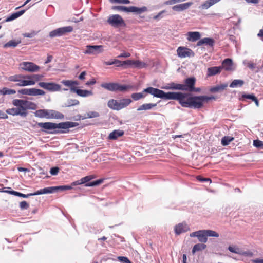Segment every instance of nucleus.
<instances>
[{
	"instance_id": "1",
	"label": "nucleus",
	"mask_w": 263,
	"mask_h": 263,
	"mask_svg": "<svg viewBox=\"0 0 263 263\" xmlns=\"http://www.w3.org/2000/svg\"><path fill=\"white\" fill-rule=\"evenodd\" d=\"M144 92H147L155 97L178 100L182 107L190 108L191 94L180 92H165L160 89L149 87L144 89Z\"/></svg>"
},
{
	"instance_id": "2",
	"label": "nucleus",
	"mask_w": 263,
	"mask_h": 263,
	"mask_svg": "<svg viewBox=\"0 0 263 263\" xmlns=\"http://www.w3.org/2000/svg\"><path fill=\"white\" fill-rule=\"evenodd\" d=\"M79 124L77 122L66 121L55 123L52 122H40L37 123L39 127L44 128L43 132L52 134H64L69 132V129L76 127Z\"/></svg>"
},
{
	"instance_id": "3",
	"label": "nucleus",
	"mask_w": 263,
	"mask_h": 263,
	"mask_svg": "<svg viewBox=\"0 0 263 263\" xmlns=\"http://www.w3.org/2000/svg\"><path fill=\"white\" fill-rule=\"evenodd\" d=\"M12 104L17 107L21 112L24 114V117L27 115L26 111L28 109L35 110L36 108V104L31 101L23 99H14L12 101Z\"/></svg>"
},
{
	"instance_id": "4",
	"label": "nucleus",
	"mask_w": 263,
	"mask_h": 263,
	"mask_svg": "<svg viewBox=\"0 0 263 263\" xmlns=\"http://www.w3.org/2000/svg\"><path fill=\"white\" fill-rule=\"evenodd\" d=\"M214 96L208 97L206 96H194L191 95L190 108L199 109L203 107L204 103L209 100L215 99Z\"/></svg>"
},
{
	"instance_id": "5",
	"label": "nucleus",
	"mask_w": 263,
	"mask_h": 263,
	"mask_svg": "<svg viewBox=\"0 0 263 263\" xmlns=\"http://www.w3.org/2000/svg\"><path fill=\"white\" fill-rule=\"evenodd\" d=\"M8 80L11 82H17L16 86L24 87L31 86L34 82L28 81L27 79V75L22 74H15L8 77Z\"/></svg>"
},
{
	"instance_id": "6",
	"label": "nucleus",
	"mask_w": 263,
	"mask_h": 263,
	"mask_svg": "<svg viewBox=\"0 0 263 263\" xmlns=\"http://www.w3.org/2000/svg\"><path fill=\"white\" fill-rule=\"evenodd\" d=\"M104 88L110 91H125L130 89L133 86L130 85H122L117 83H104L101 85Z\"/></svg>"
},
{
	"instance_id": "7",
	"label": "nucleus",
	"mask_w": 263,
	"mask_h": 263,
	"mask_svg": "<svg viewBox=\"0 0 263 263\" xmlns=\"http://www.w3.org/2000/svg\"><path fill=\"white\" fill-rule=\"evenodd\" d=\"M112 9L124 12H134L137 14H141L146 11L147 10V8L145 6L138 8L135 6H130L129 7H127L123 6H115L112 7Z\"/></svg>"
},
{
	"instance_id": "8",
	"label": "nucleus",
	"mask_w": 263,
	"mask_h": 263,
	"mask_svg": "<svg viewBox=\"0 0 263 263\" xmlns=\"http://www.w3.org/2000/svg\"><path fill=\"white\" fill-rule=\"evenodd\" d=\"M219 234L216 231L211 230H199L198 236V240L202 243H206L208 241V237H218Z\"/></svg>"
},
{
	"instance_id": "9",
	"label": "nucleus",
	"mask_w": 263,
	"mask_h": 263,
	"mask_svg": "<svg viewBox=\"0 0 263 263\" xmlns=\"http://www.w3.org/2000/svg\"><path fill=\"white\" fill-rule=\"evenodd\" d=\"M18 68L21 70L25 71L28 72H34L38 71L40 67L31 62H22L18 65Z\"/></svg>"
},
{
	"instance_id": "10",
	"label": "nucleus",
	"mask_w": 263,
	"mask_h": 263,
	"mask_svg": "<svg viewBox=\"0 0 263 263\" xmlns=\"http://www.w3.org/2000/svg\"><path fill=\"white\" fill-rule=\"evenodd\" d=\"M107 23L111 26L116 28L125 26L124 21L118 14L109 15L107 19Z\"/></svg>"
},
{
	"instance_id": "11",
	"label": "nucleus",
	"mask_w": 263,
	"mask_h": 263,
	"mask_svg": "<svg viewBox=\"0 0 263 263\" xmlns=\"http://www.w3.org/2000/svg\"><path fill=\"white\" fill-rule=\"evenodd\" d=\"M73 31V27L71 26H66L57 28L49 33L50 37L56 36H61L68 32H71Z\"/></svg>"
},
{
	"instance_id": "12",
	"label": "nucleus",
	"mask_w": 263,
	"mask_h": 263,
	"mask_svg": "<svg viewBox=\"0 0 263 263\" xmlns=\"http://www.w3.org/2000/svg\"><path fill=\"white\" fill-rule=\"evenodd\" d=\"M177 55L180 58L193 57L195 53L190 48L180 46L177 49Z\"/></svg>"
},
{
	"instance_id": "13",
	"label": "nucleus",
	"mask_w": 263,
	"mask_h": 263,
	"mask_svg": "<svg viewBox=\"0 0 263 263\" xmlns=\"http://www.w3.org/2000/svg\"><path fill=\"white\" fill-rule=\"evenodd\" d=\"M103 52L101 45H87L83 53L85 54H97Z\"/></svg>"
},
{
	"instance_id": "14",
	"label": "nucleus",
	"mask_w": 263,
	"mask_h": 263,
	"mask_svg": "<svg viewBox=\"0 0 263 263\" xmlns=\"http://www.w3.org/2000/svg\"><path fill=\"white\" fill-rule=\"evenodd\" d=\"M72 189L69 185H62L58 186H51L43 189L44 194H51L58 191L69 190Z\"/></svg>"
},
{
	"instance_id": "15",
	"label": "nucleus",
	"mask_w": 263,
	"mask_h": 263,
	"mask_svg": "<svg viewBox=\"0 0 263 263\" xmlns=\"http://www.w3.org/2000/svg\"><path fill=\"white\" fill-rule=\"evenodd\" d=\"M38 85L51 91H59L61 89V86L59 84L54 83L40 82Z\"/></svg>"
},
{
	"instance_id": "16",
	"label": "nucleus",
	"mask_w": 263,
	"mask_h": 263,
	"mask_svg": "<svg viewBox=\"0 0 263 263\" xmlns=\"http://www.w3.org/2000/svg\"><path fill=\"white\" fill-rule=\"evenodd\" d=\"M195 81L194 78H189L185 79V84H181L182 86H184V89H182V90L192 91L194 90Z\"/></svg>"
},
{
	"instance_id": "17",
	"label": "nucleus",
	"mask_w": 263,
	"mask_h": 263,
	"mask_svg": "<svg viewBox=\"0 0 263 263\" xmlns=\"http://www.w3.org/2000/svg\"><path fill=\"white\" fill-rule=\"evenodd\" d=\"M71 92H76L78 96L82 97H87L93 95L92 91L78 89L77 88H72Z\"/></svg>"
},
{
	"instance_id": "18",
	"label": "nucleus",
	"mask_w": 263,
	"mask_h": 263,
	"mask_svg": "<svg viewBox=\"0 0 263 263\" xmlns=\"http://www.w3.org/2000/svg\"><path fill=\"white\" fill-rule=\"evenodd\" d=\"M192 5V2L182 3L173 6L172 9L175 11L180 12L189 9V8Z\"/></svg>"
},
{
	"instance_id": "19",
	"label": "nucleus",
	"mask_w": 263,
	"mask_h": 263,
	"mask_svg": "<svg viewBox=\"0 0 263 263\" xmlns=\"http://www.w3.org/2000/svg\"><path fill=\"white\" fill-rule=\"evenodd\" d=\"M187 40L189 42H194L198 40L200 37L201 34L199 32H188L186 34Z\"/></svg>"
},
{
	"instance_id": "20",
	"label": "nucleus",
	"mask_w": 263,
	"mask_h": 263,
	"mask_svg": "<svg viewBox=\"0 0 263 263\" xmlns=\"http://www.w3.org/2000/svg\"><path fill=\"white\" fill-rule=\"evenodd\" d=\"M189 230V226L186 223H179L175 227V232L177 235L185 232Z\"/></svg>"
},
{
	"instance_id": "21",
	"label": "nucleus",
	"mask_w": 263,
	"mask_h": 263,
	"mask_svg": "<svg viewBox=\"0 0 263 263\" xmlns=\"http://www.w3.org/2000/svg\"><path fill=\"white\" fill-rule=\"evenodd\" d=\"M107 106L108 107L115 110H120V102L119 100H116V99H110L107 103Z\"/></svg>"
},
{
	"instance_id": "22",
	"label": "nucleus",
	"mask_w": 263,
	"mask_h": 263,
	"mask_svg": "<svg viewBox=\"0 0 263 263\" xmlns=\"http://www.w3.org/2000/svg\"><path fill=\"white\" fill-rule=\"evenodd\" d=\"M220 1L221 0H207L199 6V9L200 10L208 9Z\"/></svg>"
},
{
	"instance_id": "23",
	"label": "nucleus",
	"mask_w": 263,
	"mask_h": 263,
	"mask_svg": "<svg viewBox=\"0 0 263 263\" xmlns=\"http://www.w3.org/2000/svg\"><path fill=\"white\" fill-rule=\"evenodd\" d=\"M222 67L221 66H215L209 67L207 69V76L211 77L220 73Z\"/></svg>"
},
{
	"instance_id": "24",
	"label": "nucleus",
	"mask_w": 263,
	"mask_h": 263,
	"mask_svg": "<svg viewBox=\"0 0 263 263\" xmlns=\"http://www.w3.org/2000/svg\"><path fill=\"white\" fill-rule=\"evenodd\" d=\"M222 69L224 68L227 71H231L234 69L232 60L230 59H226L222 62Z\"/></svg>"
},
{
	"instance_id": "25",
	"label": "nucleus",
	"mask_w": 263,
	"mask_h": 263,
	"mask_svg": "<svg viewBox=\"0 0 263 263\" xmlns=\"http://www.w3.org/2000/svg\"><path fill=\"white\" fill-rule=\"evenodd\" d=\"M215 41L212 38H209V37H204L201 40H199L197 45L198 46H200L202 45L203 44H205L207 45H209L211 47H213L214 46Z\"/></svg>"
},
{
	"instance_id": "26",
	"label": "nucleus",
	"mask_w": 263,
	"mask_h": 263,
	"mask_svg": "<svg viewBox=\"0 0 263 263\" xmlns=\"http://www.w3.org/2000/svg\"><path fill=\"white\" fill-rule=\"evenodd\" d=\"M49 119H63L64 118L63 114L55 110L49 109Z\"/></svg>"
},
{
	"instance_id": "27",
	"label": "nucleus",
	"mask_w": 263,
	"mask_h": 263,
	"mask_svg": "<svg viewBox=\"0 0 263 263\" xmlns=\"http://www.w3.org/2000/svg\"><path fill=\"white\" fill-rule=\"evenodd\" d=\"M123 134L124 132L122 130H114L109 134L108 138L109 140H116Z\"/></svg>"
},
{
	"instance_id": "28",
	"label": "nucleus",
	"mask_w": 263,
	"mask_h": 263,
	"mask_svg": "<svg viewBox=\"0 0 263 263\" xmlns=\"http://www.w3.org/2000/svg\"><path fill=\"white\" fill-rule=\"evenodd\" d=\"M184 86H183L180 84H176L175 83H171L168 84L163 88L165 89H174V90H180L184 89Z\"/></svg>"
},
{
	"instance_id": "29",
	"label": "nucleus",
	"mask_w": 263,
	"mask_h": 263,
	"mask_svg": "<svg viewBox=\"0 0 263 263\" xmlns=\"http://www.w3.org/2000/svg\"><path fill=\"white\" fill-rule=\"evenodd\" d=\"M49 109H40L35 112V116L40 118L49 119Z\"/></svg>"
},
{
	"instance_id": "30",
	"label": "nucleus",
	"mask_w": 263,
	"mask_h": 263,
	"mask_svg": "<svg viewBox=\"0 0 263 263\" xmlns=\"http://www.w3.org/2000/svg\"><path fill=\"white\" fill-rule=\"evenodd\" d=\"M25 12V10H23L15 13L12 14L10 16H8L5 22H10L15 19H16L22 15H23Z\"/></svg>"
},
{
	"instance_id": "31",
	"label": "nucleus",
	"mask_w": 263,
	"mask_h": 263,
	"mask_svg": "<svg viewBox=\"0 0 263 263\" xmlns=\"http://www.w3.org/2000/svg\"><path fill=\"white\" fill-rule=\"evenodd\" d=\"M6 113L12 115V116H18L20 115L21 116L24 117V114L23 112H21L20 111V109L16 108H12L8 109L6 110Z\"/></svg>"
},
{
	"instance_id": "32",
	"label": "nucleus",
	"mask_w": 263,
	"mask_h": 263,
	"mask_svg": "<svg viewBox=\"0 0 263 263\" xmlns=\"http://www.w3.org/2000/svg\"><path fill=\"white\" fill-rule=\"evenodd\" d=\"M43 77V76L41 74L27 75V79L28 80V81L34 82V83L32 84V85H34L36 82L41 80Z\"/></svg>"
},
{
	"instance_id": "33",
	"label": "nucleus",
	"mask_w": 263,
	"mask_h": 263,
	"mask_svg": "<svg viewBox=\"0 0 263 263\" xmlns=\"http://www.w3.org/2000/svg\"><path fill=\"white\" fill-rule=\"evenodd\" d=\"M227 87V84H222L211 88L210 91L211 92H220L224 90Z\"/></svg>"
},
{
	"instance_id": "34",
	"label": "nucleus",
	"mask_w": 263,
	"mask_h": 263,
	"mask_svg": "<svg viewBox=\"0 0 263 263\" xmlns=\"http://www.w3.org/2000/svg\"><path fill=\"white\" fill-rule=\"evenodd\" d=\"M157 106L156 103H146L143 104L142 105L140 106L138 108V111H141V110H150L152 108L155 107Z\"/></svg>"
},
{
	"instance_id": "35",
	"label": "nucleus",
	"mask_w": 263,
	"mask_h": 263,
	"mask_svg": "<svg viewBox=\"0 0 263 263\" xmlns=\"http://www.w3.org/2000/svg\"><path fill=\"white\" fill-rule=\"evenodd\" d=\"M45 95V92L39 89L36 88H29V96H43Z\"/></svg>"
},
{
	"instance_id": "36",
	"label": "nucleus",
	"mask_w": 263,
	"mask_h": 263,
	"mask_svg": "<svg viewBox=\"0 0 263 263\" xmlns=\"http://www.w3.org/2000/svg\"><path fill=\"white\" fill-rule=\"evenodd\" d=\"M121 110L128 106L132 102V100L128 98H124L119 100Z\"/></svg>"
},
{
	"instance_id": "37",
	"label": "nucleus",
	"mask_w": 263,
	"mask_h": 263,
	"mask_svg": "<svg viewBox=\"0 0 263 263\" xmlns=\"http://www.w3.org/2000/svg\"><path fill=\"white\" fill-rule=\"evenodd\" d=\"M206 245L204 243H198L194 245L192 249V253L194 254L197 251H199L205 249Z\"/></svg>"
},
{
	"instance_id": "38",
	"label": "nucleus",
	"mask_w": 263,
	"mask_h": 263,
	"mask_svg": "<svg viewBox=\"0 0 263 263\" xmlns=\"http://www.w3.org/2000/svg\"><path fill=\"white\" fill-rule=\"evenodd\" d=\"M244 84V81L242 80L235 79L232 81L230 85L231 88H235L238 87H241Z\"/></svg>"
},
{
	"instance_id": "39",
	"label": "nucleus",
	"mask_w": 263,
	"mask_h": 263,
	"mask_svg": "<svg viewBox=\"0 0 263 263\" xmlns=\"http://www.w3.org/2000/svg\"><path fill=\"white\" fill-rule=\"evenodd\" d=\"M21 42V40H11L4 45L5 48L15 47Z\"/></svg>"
},
{
	"instance_id": "40",
	"label": "nucleus",
	"mask_w": 263,
	"mask_h": 263,
	"mask_svg": "<svg viewBox=\"0 0 263 263\" xmlns=\"http://www.w3.org/2000/svg\"><path fill=\"white\" fill-rule=\"evenodd\" d=\"M145 92H144V90L142 92L133 93L132 94L131 97L132 99L135 101H138L142 98L145 97Z\"/></svg>"
},
{
	"instance_id": "41",
	"label": "nucleus",
	"mask_w": 263,
	"mask_h": 263,
	"mask_svg": "<svg viewBox=\"0 0 263 263\" xmlns=\"http://www.w3.org/2000/svg\"><path fill=\"white\" fill-rule=\"evenodd\" d=\"M228 250L232 252L238 254L240 255H246L247 253L246 252H242L239 248L236 247L235 246H230L228 247Z\"/></svg>"
},
{
	"instance_id": "42",
	"label": "nucleus",
	"mask_w": 263,
	"mask_h": 263,
	"mask_svg": "<svg viewBox=\"0 0 263 263\" xmlns=\"http://www.w3.org/2000/svg\"><path fill=\"white\" fill-rule=\"evenodd\" d=\"M84 119L93 118L99 117L100 114L98 112L95 111H89L85 114Z\"/></svg>"
},
{
	"instance_id": "43",
	"label": "nucleus",
	"mask_w": 263,
	"mask_h": 263,
	"mask_svg": "<svg viewBox=\"0 0 263 263\" xmlns=\"http://www.w3.org/2000/svg\"><path fill=\"white\" fill-rule=\"evenodd\" d=\"M234 139V138L230 137V136H224L221 139V144L223 146L228 145L230 144V143Z\"/></svg>"
},
{
	"instance_id": "44",
	"label": "nucleus",
	"mask_w": 263,
	"mask_h": 263,
	"mask_svg": "<svg viewBox=\"0 0 263 263\" xmlns=\"http://www.w3.org/2000/svg\"><path fill=\"white\" fill-rule=\"evenodd\" d=\"M79 101L76 99H69L67 100V103L65 104V107H70L72 106L78 105L79 104Z\"/></svg>"
},
{
	"instance_id": "45",
	"label": "nucleus",
	"mask_w": 263,
	"mask_h": 263,
	"mask_svg": "<svg viewBox=\"0 0 263 263\" xmlns=\"http://www.w3.org/2000/svg\"><path fill=\"white\" fill-rule=\"evenodd\" d=\"M15 93L16 91L15 90L8 89L6 87H4L2 90H0V93L3 94V95L15 94Z\"/></svg>"
},
{
	"instance_id": "46",
	"label": "nucleus",
	"mask_w": 263,
	"mask_h": 263,
	"mask_svg": "<svg viewBox=\"0 0 263 263\" xmlns=\"http://www.w3.org/2000/svg\"><path fill=\"white\" fill-rule=\"evenodd\" d=\"M147 64L139 60L135 61L134 67L138 68H142L146 67Z\"/></svg>"
},
{
	"instance_id": "47",
	"label": "nucleus",
	"mask_w": 263,
	"mask_h": 263,
	"mask_svg": "<svg viewBox=\"0 0 263 263\" xmlns=\"http://www.w3.org/2000/svg\"><path fill=\"white\" fill-rule=\"evenodd\" d=\"M103 179H99L91 182L87 183L85 184V186L87 187L97 186L101 184L103 182Z\"/></svg>"
},
{
	"instance_id": "48",
	"label": "nucleus",
	"mask_w": 263,
	"mask_h": 263,
	"mask_svg": "<svg viewBox=\"0 0 263 263\" xmlns=\"http://www.w3.org/2000/svg\"><path fill=\"white\" fill-rule=\"evenodd\" d=\"M243 64L244 65L247 66L251 70H253L256 66L255 64H254L253 63L248 61V60H246L243 61Z\"/></svg>"
},
{
	"instance_id": "49",
	"label": "nucleus",
	"mask_w": 263,
	"mask_h": 263,
	"mask_svg": "<svg viewBox=\"0 0 263 263\" xmlns=\"http://www.w3.org/2000/svg\"><path fill=\"white\" fill-rule=\"evenodd\" d=\"M61 83L66 86L70 87V90L71 91L72 88H77L75 86H73L72 80H63Z\"/></svg>"
},
{
	"instance_id": "50",
	"label": "nucleus",
	"mask_w": 263,
	"mask_h": 263,
	"mask_svg": "<svg viewBox=\"0 0 263 263\" xmlns=\"http://www.w3.org/2000/svg\"><path fill=\"white\" fill-rule=\"evenodd\" d=\"M253 145L257 148L263 149V141L259 140H254L253 141Z\"/></svg>"
},
{
	"instance_id": "51",
	"label": "nucleus",
	"mask_w": 263,
	"mask_h": 263,
	"mask_svg": "<svg viewBox=\"0 0 263 263\" xmlns=\"http://www.w3.org/2000/svg\"><path fill=\"white\" fill-rule=\"evenodd\" d=\"M134 64H135L134 60H127L123 61L122 63L121 64V65L124 66V65H128L130 66H133L134 67Z\"/></svg>"
},
{
	"instance_id": "52",
	"label": "nucleus",
	"mask_w": 263,
	"mask_h": 263,
	"mask_svg": "<svg viewBox=\"0 0 263 263\" xmlns=\"http://www.w3.org/2000/svg\"><path fill=\"white\" fill-rule=\"evenodd\" d=\"M111 3H119L128 4L130 3L129 0H109Z\"/></svg>"
},
{
	"instance_id": "53",
	"label": "nucleus",
	"mask_w": 263,
	"mask_h": 263,
	"mask_svg": "<svg viewBox=\"0 0 263 263\" xmlns=\"http://www.w3.org/2000/svg\"><path fill=\"white\" fill-rule=\"evenodd\" d=\"M255 97H256L253 94H244L242 95V99H248L252 100V101H253Z\"/></svg>"
},
{
	"instance_id": "54",
	"label": "nucleus",
	"mask_w": 263,
	"mask_h": 263,
	"mask_svg": "<svg viewBox=\"0 0 263 263\" xmlns=\"http://www.w3.org/2000/svg\"><path fill=\"white\" fill-rule=\"evenodd\" d=\"M118 260L123 263H131L129 260L126 257L119 256L118 257Z\"/></svg>"
},
{
	"instance_id": "55",
	"label": "nucleus",
	"mask_w": 263,
	"mask_h": 263,
	"mask_svg": "<svg viewBox=\"0 0 263 263\" xmlns=\"http://www.w3.org/2000/svg\"><path fill=\"white\" fill-rule=\"evenodd\" d=\"M20 207L21 209H27L29 208V204L25 201L20 203Z\"/></svg>"
},
{
	"instance_id": "56",
	"label": "nucleus",
	"mask_w": 263,
	"mask_h": 263,
	"mask_svg": "<svg viewBox=\"0 0 263 263\" xmlns=\"http://www.w3.org/2000/svg\"><path fill=\"white\" fill-rule=\"evenodd\" d=\"M59 171V168L58 167H52L50 169V173L52 175H57Z\"/></svg>"
},
{
	"instance_id": "57",
	"label": "nucleus",
	"mask_w": 263,
	"mask_h": 263,
	"mask_svg": "<svg viewBox=\"0 0 263 263\" xmlns=\"http://www.w3.org/2000/svg\"><path fill=\"white\" fill-rule=\"evenodd\" d=\"M19 93L29 96V88L20 89L18 91Z\"/></svg>"
},
{
	"instance_id": "58",
	"label": "nucleus",
	"mask_w": 263,
	"mask_h": 263,
	"mask_svg": "<svg viewBox=\"0 0 263 263\" xmlns=\"http://www.w3.org/2000/svg\"><path fill=\"white\" fill-rule=\"evenodd\" d=\"M3 192H5V193H9L10 194L13 195L17 196H18L19 193H20V192L15 191H8V190H6V191H4Z\"/></svg>"
},
{
	"instance_id": "59",
	"label": "nucleus",
	"mask_w": 263,
	"mask_h": 263,
	"mask_svg": "<svg viewBox=\"0 0 263 263\" xmlns=\"http://www.w3.org/2000/svg\"><path fill=\"white\" fill-rule=\"evenodd\" d=\"M81 183H82L83 184L84 183H87V182L88 181H90V177H88V176H86V177H84L83 178H82L81 179Z\"/></svg>"
},
{
	"instance_id": "60",
	"label": "nucleus",
	"mask_w": 263,
	"mask_h": 263,
	"mask_svg": "<svg viewBox=\"0 0 263 263\" xmlns=\"http://www.w3.org/2000/svg\"><path fill=\"white\" fill-rule=\"evenodd\" d=\"M130 56V54L128 52H123L118 56V58H128Z\"/></svg>"
},
{
	"instance_id": "61",
	"label": "nucleus",
	"mask_w": 263,
	"mask_h": 263,
	"mask_svg": "<svg viewBox=\"0 0 263 263\" xmlns=\"http://www.w3.org/2000/svg\"><path fill=\"white\" fill-rule=\"evenodd\" d=\"M197 179L200 181H209L210 183L211 182V180L210 178H202L200 176H197Z\"/></svg>"
},
{
	"instance_id": "62",
	"label": "nucleus",
	"mask_w": 263,
	"mask_h": 263,
	"mask_svg": "<svg viewBox=\"0 0 263 263\" xmlns=\"http://www.w3.org/2000/svg\"><path fill=\"white\" fill-rule=\"evenodd\" d=\"M41 194H44V193H43V189L39 190L37 192H34V193H30L29 195L35 196V195H41Z\"/></svg>"
},
{
	"instance_id": "63",
	"label": "nucleus",
	"mask_w": 263,
	"mask_h": 263,
	"mask_svg": "<svg viewBox=\"0 0 263 263\" xmlns=\"http://www.w3.org/2000/svg\"><path fill=\"white\" fill-rule=\"evenodd\" d=\"M8 118L7 115L0 110V119H7Z\"/></svg>"
},
{
	"instance_id": "64",
	"label": "nucleus",
	"mask_w": 263,
	"mask_h": 263,
	"mask_svg": "<svg viewBox=\"0 0 263 263\" xmlns=\"http://www.w3.org/2000/svg\"><path fill=\"white\" fill-rule=\"evenodd\" d=\"M96 83V80L93 78L90 81H87L86 84L87 85H93Z\"/></svg>"
}]
</instances>
